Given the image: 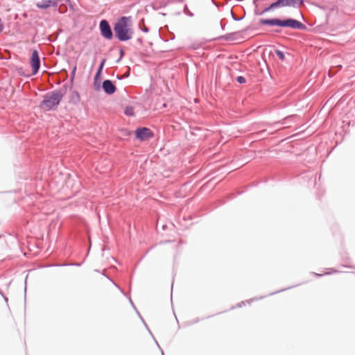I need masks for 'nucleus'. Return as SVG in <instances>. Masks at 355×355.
<instances>
[{
	"mask_svg": "<svg viewBox=\"0 0 355 355\" xmlns=\"http://www.w3.org/2000/svg\"><path fill=\"white\" fill-rule=\"evenodd\" d=\"M114 32L117 40L126 42L133 37L134 30L131 25V17L123 16L118 19L114 24Z\"/></svg>",
	"mask_w": 355,
	"mask_h": 355,
	"instance_id": "nucleus-1",
	"label": "nucleus"
},
{
	"mask_svg": "<svg viewBox=\"0 0 355 355\" xmlns=\"http://www.w3.org/2000/svg\"><path fill=\"white\" fill-rule=\"evenodd\" d=\"M259 24L261 25L271 26H276L282 28H291L297 30H305L306 28V26L304 24L301 23L300 21L292 18H286L285 19H281L279 18L260 19Z\"/></svg>",
	"mask_w": 355,
	"mask_h": 355,
	"instance_id": "nucleus-2",
	"label": "nucleus"
},
{
	"mask_svg": "<svg viewBox=\"0 0 355 355\" xmlns=\"http://www.w3.org/2000/svg\"><path fill=\"white\" fill-rule=\"evenodd\" d=\"M64 94L60 89H55L47 93L43 101L40 103V107L47 111L51 110L58 107L63 98Z\"/></svg>",
	"mask_w": 355,
	"mask_h": 355,
	"instance_id": "nucleus-3",
	"label": "nucleus"
},
{
	"mask_svg": "<svg viewBox=\"0 0 355 355\" xmlns=\"http://www.w3.org/2000/svg\"><path fill=\"white\" fill-rule=\"evenodd\" d=\"M99 31L101 36L107 40L113 38V32L109 22L106 19L101 20L99 23Z\"/></svg>",
	"mask_w": 355,
	"mask_h": 355,
	"instance_id": "nucleus-4",
	"label": "nucleus"
},
{
	"mask_svg": "<svg viewBox=\"0 0 355 355\" xmlns=\"http://www.w3.org/2000/svg\"><path fill=\"white\" fill-rule=\"evenodd\" d=\"M136 138L140 141H146L154 137L152 130L146 127L139 128L135 132Z\"/></svg>",
	"mask_w": 355,
	"mask_h": 355,
	"instance_id": "nucleus-5",
	"label": "nucleus"
},
{
	"mask_svg": "<svg viewBox=\"0 0 355 355\" xmlns=\"http://www.w3.org/2000/svg\"><path fill=\"white\" fill-rule=\"evenodd\" d=\"M31 64L33 70V74L35 75L38 72L40 67V58L37 50H34L32 53Z\"/></svg>",
	"mask_w": 355,
	"mask_h": 355,
	"instance_id": "nucleus-6",
	"label": "nucleus"
},
{
	"mask_svg": "<svg viewBox=\"0 0 355 355\" xmlns=\"http://www.w3.org/2000/svg\"><path fill=\"white\" fill-rule=\"evenodd\" d=\"M102 88L108 95L113 94L116 90L115 85L110 80H105L102 83Z\"/></svg>",
	"mask_w": 355,
	"mask_h": 355,
	"instance_id": "nucleus-7",
	"label": "nucleus"
},
{
	"mask_svg": "<svg viewBox=\"0 0 355 355\" xmlns=\"http://www.w3.org/2000/svg\"><path fill=\"white\" fill-rule=\"evenodd\" d=\"M36 6L40 9H46L51 6L57 8V4L53 0H42L40 2L36 3Z\"/></svg>",
	"mask_w": 355,
	"mask_h": 355,
	"instance_id": "nucleus-8",
	"label": "nucleus"
},
{
	"mask_svg": "<svg viewBox=\"0 0 355 355\" xmlns=\"http://www.w3.org/2000/svg\"><path fill=\"white\" fill-rule=\"evenodd\" d=\"M241 34V32L236 31L230 33H227L224 35L220 36V38L223 39L226 41H234L238 40Z\"/></svg>",
	"mask_w": 355,
	"mask_h": 355,
	"instance_id": "nucleus-9",
	"label": "nucleus"
},
{
	"mask_svg": "<svg viewBox=\"0 0 355 355\" xmlns=\"http://www.w3.org/2000/svg\"><path fill=\"white\" fill-rule=\"evenodd\" d=\"M279 8V6H278L277 3L274 2V3H271L268 7L265 8L262 11H261L259 12L256 11L255 14L257 15H263L267 12H269L275 8Z\"/></svg>",
	"mask_w": 355,
	"mask_h": 355,
	"instance_id": "nucleus-10",
	"label": "nucleus"
},
{
	"mask_svg": "<svg viewBox=\"0 0 355 355\" xmlns=\"http://www.w3.org/2000/svg\"><path fill=\"white\" fill-rule=\"evenodd\" d=\"M80 101V95L78 92L73 91L70 96V102L77 104Z\"/></svg>",
	"mask_w": 355,
	"mask_h": 355,
	"instance_id": "nucleus-11",
	"label": "nucleus"
},
{
	"mask_svg": "<svg viewBox=\"0 0 355 355\" xmlns=\"http://www.w3.org/2000/svg\"><path fill=\"white\" fill-rule=\"evenodd\" d=\"M304 0H285V6H295L299 2L300 4L303 3Z\"/></svg>",
	"mask_w": 355,
	"mask_h": 355,
	"instance_id": "nucleus-12",
	"label": "nucleus"
},
{
	"mask_svg": "<svg viewBox=\"0 0 355 355\" xmlns=\"http://www.w3.org/2000/svg\"><path fill=\"white\" fill-rule=\"evenodd\" d=\"M138 26H139V28L142 32L146 33H148V32H149V28H148L147 26H146V25H145V22H144V19H141V20L139 21V25H138Z\"/></svg>",
	"mask_w": 355,
	"mask_h": 355,
	"instance_id": "nucleus-13",
	"label": "nucleus"
},
{
	"mask_svg": "<svg viewBox=\"0 0 355 355\" xmlns=\"http://www.w3.org/2000/svg\"><path fill=\"white\" fill-rule=\"evenodd\" d=\"M125 114L129 116H134V111L132 107H126L124 112Z\"/></svg>",
	"mask_w": 355,
	"mask_h": 355,
	"instance_id": "nucleus-14",
	"label": "nucleus"
},
{
	"mask_svg": "<svg viewBox=\"0 0 355 355\" xmlns=\"http://www.w3.org/2000/svg\"><path fill=\"white\" fill-rule=\"evenodd\" d=\"M276 54H277V57L279 58V60H285L284 53L282 51L277 50L276 51Z\"/></svg>",
	"mask_w": 355,
	"mask_h": 355,
	"instance_id": "nucleus-15",
	"label": "nucleus"
},
{
	"mask_svg": "<svg viewBox=\"0 0 355 355\" xmlns=\"http://www.w3.org/2000/svg\"><path fill=\"white\" fill-rule=\"evenodd\" d=\"M105 61H106V60L105 58H103L102 60V61L101 62V63H100V64L98 66V68L97 69L98 71L102 73V71H103V67H104Z\"/></svg>",
	"mask_w": 355,
	"mask_h": 355,
	"instance_id": "nucleus-16",
	"label": "nucleus"
},
{
	"mask_svg": "<svg viewBox=\"0 0 355 355\" xmlns=\"http://www.w3.org/2000/svg\"><path fill=\"white\" fill-rule=\"evenodd\" d=\"M101 75V73L97 71L96 73V75L94 76V86H96V82L98 80H100Z\"/></svg>",
	"mask_w": 355,
	"mask_h": 355,
	"instance_id": "nucleus-17",
	"label": "nucleus"
},
{
	"mask_svg": "<svg viewBox=\"0 0 355 355\" xmlns=\"http://www.w3.org/2000/svg\"><path fill=\"white\" fill-rule=\"evenodd\" d=\"M236 81L240 84H244L246 83V79L243 76H238L236 78Z\"/></svg>",
	"mask_w": 355,
	"mask_h": 355,
	"instance_id": "nucleus-18",
	"label": "nucleus"
},
{
	"mask_svg": "<svg viewBox=\"0 0 355 355\" xmlns=\"http://www.w3.org/2000/svg\"><path fill=\"white\" fill-rule=\"evenodd\" d=\"M184 12L190 17H193V14L188 10L187 6L185 5L184 8Z\"/></svg>",
	"mask_w": 355,
	"mask_h": 355,
	"instance_id": "nucleus-19",
	"label": "nucleus"
},
{
	"mask_svg": "<svg viewBox=\"0 0 355 355\" xmlns=\"http://www.w3.org/2000/svg\"><path fill=\"white\" fill-rule=\"evenodd\" d=\"M55 266H80V263H73L56 264Z\"/></svg>",
	"mask_w": 355,
	"mask_h": 355,
	"instance_id": "nucleus-20",
	"label": "nucleus"
},
{
	"mask_svg": "<svg viewBox=\"0 0 355 355\" xmlns=\"http://www.w3.org/2000/svg\"><path fill=\"white\" fill-rule=\"evenodd\" d=\"M275 3L279 7H285V0H277Z\"/></svg>",
	"mask_w": 355,
	"mask_h": 355,
	"instance_id": "nucleus-21",
	"label": "nucleus"
},
{
	"mask_svg": "<svg viewBox=\"0 0 355 355\" xmlns=\"http://www.w3.org/2000/svg\"><path fill=\"white\" fill-rule=\"evenodd\" d=\"M119 52H120V57L116 60V62H119L121 60V58L123 57V55H124V51H123V49H120Z\"/></svg>",
	"mask_w": 355,
	"mask_h": 355,
	"instance_id": "nucleus-22",
	"label": "nucleus"
},
{
	"mask_svg": "<svg viewBox=\"0 0 355 355\" xmlns=\"http://www.w3.org/2000/svg\"><path fill=\"white\" fill-rule=\"evenodd\" d=\"M53 1L56 3L57 6H58L59 2L65 1L66 3H70L71 0H53Z\"/></svg>",
	"mask_w": 355,
	"mask_h": 355,
	"instance_id": "nucleus-23",
	"label": "nucleus"
},
{
	"mask_svg": "<svg viewBox=\"0 0 355 355\" xmlns=\"http://www.w3.org/2000/svg\"><path fill=\"white\" fill-rule=\"evenodd\" d=\"M3 28H4V26L1 21V19L0 18V33H2V31H3Z\"/></svg>",
	"mask_w": 355,
	"mask_h": 355,
	"instance_id": "nucleus-24",
	"label": "nucleus"
},
{
	"mask_svg": "<svg viewBox=\"0 0 355 355\" xmlns=\"http://www.w3.org/2000/svg\"><path fill=\"white\" fill-rule=\"evenodd\" d=\"M76 71V66H75L71 71V80L73 79Z\"/></svg>",
	"mask_w": 355,
	"mask_h": 355,
	"instance_id": "nucleus-25",
	"label": "nucleus"
},
{
	"mask_svg": "<svg viewBox=\"0 0 355 355\" xmlns=\"http://www.w3.org/2000/svg\"><path fill=\"white\" fill-rule=\"evenodd\" d=\"M137 42L139 43L140 45H143L144 44V40L141 37H138L137 39Z\"/></svg>",
	"mask_w": 355,
	"mask_h": 355,
	"instance_id": "nucleus-26",
	"label": "nucleus"
},
{
	"mask_svg": "<svg viewBox=\"0 0 355 355\" xmlns=\"http://www.w3.org/2000/svg\"><path fill=\"white\" fill-rule=\"evenodd\" d=\"M232 19L234 20V21H239V20H241L242 19V17L241 18H237L236 17H235L233 14V12H232Z\"/></svg>",
	"mask_w": 355,
	"mask_h": 355,
	"instance_id": "nucleus-27",
	"label": "nucleus"
},
{
	"mask_svg": "<svg viewBox=\"0 0 355 355\" xmlns=\"http://www.w3.org/2000/svg\"><path fill=\"white\" fill-rule=\"evenodd\" d=\"M96 90H98L100 89V80L96 82V86H94Z\"/></svg>",
	"mask_w": 355,
	"mask_h": 355,
	"instance_id": "nucleus-28",
	"label": "nucleus"
},
{
	"mask_svg": "<svg viewBox=\"0 0 355 355\" xmlns=\"http://www.w3.org/2000/svg\"><path fill=\"white\" fill-rule=\"evenodd\" d=\"M116 77H117V78H118L119 80H121V79L123 78V77H122V76H119V75H117V76H116Z\"/></svg>",
	"mask_w": 355,
	"mask_h": 355,
	"instance_id": "nucleus-29",
	"label": "nucleus"
},
{
	"mask_svg": "<svg viewBox=\"0 0 355 355\" xmlns=\"http://www.w3.org/2000/svg\"><path fill=\"white\" fill-rule=\"evenodd\" d=\"M220 24L221 26L222 29L223 30L224 29V26H223L222 23L220 22Z\"/></svg>",
	"mask_w": 355,
	"mask_h": 355,
	"instance_id": "nucleus-30",
	"label": "nucleus"
},
{
	"mask_svg": "<svg viewBox=\"0 0 355 355\" xmlns=\"http://www.w3.org/2000/svg\"><path fill=\"white\" fill-rule=\"evenodd\" d=\"M130 303L132 304V305L134 306V304H133L132 301L131 300V299H130Z\"/></svg>",
	"mask_w": 355,
	"mask_h": 355,
	"instance_id": "nucleus-31",
	"label": "nucleus"
},
{
	"mask_svg": "<svg viewBox=\"0 0 355 355\" xmlns=\"http://www.w3.org/2000/svg\"><path fill=\"white\" fill-rule=\"evenodd\" d=\"M275 33H280V31H279V30H276V31H275Z\"/></svg>",
	"mask_w": 355,
	"mask_h": 355,
	"instance_id": "nucleus-32",
	"label": "nucleus"
},
{
	"mask_svg": "<svg viewBox=\"0 0 355 355\" xmlns=\"http://www.w3.org/2000/svg\"><path fill=\"white\" fill-rule=\"evenodd\" d=\"M139 316H141V315H139ZM140 318H141L142 322L145 324L144 320H143V318L141 317H140Z\"/></svg>",
	"mask_w": 355,
	"mask_h": 355,
	"instance_id": "nucleus-33",
	"label": "nucleus"
},
{
	"mask_svg": "<svg viewBox=\"0 0 355 355\" xmlns=\"http://www.w3.org/2000/svg\"><path fill=\"white\" fill-rule=\"evenodd\" d=\"M277 292H272L270 295H272V294H275Z\"/></svg>",
	"mask_w": 355,
	"mask_h": 355,
	"instance_id": "nucleus-34",
	"label": "nucleus"
},
{
	"mask_svg": "<svg viewBox=\"0 0 355 355\" xmlns=\"http://www.w3.org/2000/svg\"><path fill=\"white\" fill-rule=\"evenodd\" d=\"M162 355H164V353H163V352H162Z\"/></svg>",
	"mask_w": 355,
	"mask_h": 355,
	"instance_id": "nucleus-35",
	"label": "nucleus"
}]
</instances>
